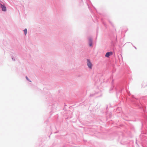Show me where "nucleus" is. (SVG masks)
<instances>
[{
	"mask_svg": "<svg viewBox=\"0 0 147 147\" xmlns=\"http://www.w3.org/2000/svg\"><path fill=\"white\" fill-rule=\"evenodd\" d=\"M87 65L88 67L90 69H92V64L89 59H87Z\"/></svg>",
	"mask_w": 147,
	"mask_h": 147,
	"instance_id": "nucleus-1",
	"label": "nucleus"
},
{
	"mask_svg": "<svg viewBox=\"0 0 147 147\" xmlns=\"http://www.w3.org/2000/svg\"><path fill=\"white\" fill-rule=\"evenodd\" d=\"M112 54L113 53L112 52H107L105 55V57H108L110 55H112Z\"/></svg>",
	"mask_w": 147,
	"mask_h": 147,
	"instance_id": "nucleus-2",
	"label": "nucleus"
},
{
	"mask_svg": "<svg viewBox=\"0 0 147 147\" xmlns=\"http://www.w3.org/2000/svg\"><path fill=\"white\" fill-rule=\"evenodd\" d=\"M1 7L2 8V10L4 11H5L6 10V7L4 6L3 5L1 4Z\"/></svg>",
	"mask_w": 147,
	"mask_h": 147,
	"instance_id": "nucleus-3",
	"label": "nucleus"
},
{
	"mask_svg": "<svg viewBox=\"0 0 147 147\" xmlns=\"http://www.w3.org/2000/svg\"><path fill=\"white\" fill-rule=\"evenodd\" d=\"M89 45L90 46H91L92 45V40L91 39L89 40Z\"/></svg>",
	"mask_w": 147,
	"mask_h": 147,
	"instance_id": "nucleus-4",
	"label": "nucleus"
},
{
	"mask_svg": "<svg viewBox=\"0 0 147 147\" xmlns=\"http://www.w3.org/2000/svg\"><path fill=\"white\" fill-rule=\"evenodd\" d=\"M24 32L25 35H26L27 33V30L26 28L24 30Z\"/></svg>",
	"mask_w": 147,
	"mask_h": 147,
	"instance_id": "nucleus-5",
	"label": "nucleus"
},
{
	"mask_svg": "<svg viewBox=\"0 0 147 147\" xmlns=\"http://www.w3.org/2000/svg\"><path fill=\"white\" fill-rule=\"evenodd\" d=\"M26 79H27L28 80V81H29V79L26 76Z\"/></svg>",
	"mask_w": 147,
	"mask_h": 147,
	"instance_id": "nucleus-6",
	"label": "nucleus"
}]
</instances>
